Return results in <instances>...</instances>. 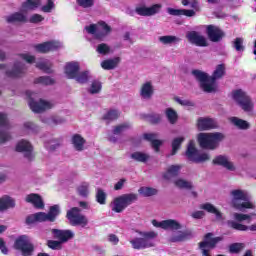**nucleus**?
<instances>
[{"instance_id": "obj_1", "label": "nucleus", "mask_w": 256, "mask_h": 256, "mask_svg": "<svg viewBox=\"0 0 256 256\" xmlns=\"http://www.w3.org/2000/svg\"><path fill=\"white\" fill-rule=\"evenodd\" d=\"M192 75L204 93H217V79L225 77V64L217 65L212 76L201 70H192Z\"/></svg>"}, {"instance_id": "obj_2", "label": "nucleus", "mask_w": 256, "mask_h": 256, "mask_svg": "<svg viewBox=\"0 0 256 256\" xmlns=\"http://www.w3.org/2000/svg\"><path fill=\"white\" fill-rule=\"evenodd\" d=\"M136 233L140 237H136L130 240V245H132V249L141 250L151 249V247H155V240L157 237H159V234L157 232L136 230Z\"/></svg>"}, {"instance_id": "obj_3", "label": "nucleus", "mask_w": 256, "mask_h": 256, "mask_svg": "<svg viewBox=\"0 0 256 256\" xmlns=\"http://www.w3.org/2000/svg\"><path fill=\"white\" fill-rule=\"evenodd\" d=\"M232 197L231 206L237 211L245 209H255V204L249 200V192L243 189H234L230 192Z\"/></svg>"}, {"instance_id": "obj_4", "label": "nucleus", "mask_w": 256, "mask_h": 256, "mask_svg": "<svg viewBox=\"0 0 256 256\" xmlns=\"http://www.w3.org/2000/svg\"><path fill=\"white\" fill-rule=\"evenodd\" d=\"M225 139V134L221 132L200 133L198 134V143L202 149L215 151L219 148V143Z\"/></svg>"}, {"instance_id": "obj_5", "label": "nucleus", "mask_w": 256, "mask_h": 256, "mask_svg": "<svg viewBox=\"0 0 256 256\" xmlns=\"http://www.w3.org/2000/svg\"><path fill=\"white\" fill-rule=\"evenodd\" d=\"M139 199V195L135 193L122 194L116 197L111 203V210L114 213H123L129 205H133Z\"/></svg>"}, {"instance_id": "obj_6", "label": "nucleus", "mask_w": 256, "mask_h": 256, "mask_svg": "<svg viewBox=\"0 0 256 256\" xmlns=\"http://www.w3.org/2000/svg\"><path fill=\"white\" fill-rule=\"evenodd\" d=\"M13 248L20 251L22 256H33V253H35V244L28 235L18 236L14 241Z\"/></svg>"}, {"instance_id": "obj_7", "label": "nucleus", "mask_w": 256, "mask_h": 256, "mask_svg": "<svg viewBox=\"0 0 256 256\" xmlns=\"http://www.w3.org/2000/svg\"><path fill=\"white\" fill-rule=\"evenodd\" d=\"M26 95L29 98L28 105L33 113H43L48 109H53L55 104L53 102H49L47 100L39 99L38 101L35 100L37 94L32 91H26Z\"/></svg>"}, {"instance_id": "obj_8", "label": "nucleus", "mask_w": 256, "mask_h": 256, "mask_svg": "<svg viewBox=\"0 0 256 256\" xmlns=\"http://www.w3.org/2000/svg\"><path fill=\"white\" fill-rule=\"evenodd\" d=\"M66 219L72 227H82V229H85L89 225V219L81 214L79 207L70 208L66 213Z\"/></svg>"}, {"instance_id": "obj_9", "label": "nucleus", "mask_w": 256, "mask_h": 256, "mask_svg": "<svg viewBox=\"0 0 256 256\" xmlns=\"http://www.w3.org/2000/svg\"><path fill=\"white\" fill-rule=\"evenodd\" d=\"M84 29L88 35H93L94 39H99L100 41H103L113 31L111 26L103 21L85 26Z\"/></svg>"}, {"instance_id": "obj_10", "label": "nucleus", "mask_w": 256, "mask_h": 256, "mask_svg": "<svg viewBox=\"0 0 256 256\" xmlns=\"http://www.w3.org/2000/svg\"><path fill=\"white\" fill-rule=\"evenodd\" d=\"M185 155L187 160L192 161V163H205L211 161V155L207 152L200 153L195 147V141L193 140H190L188 143Z\"/></svg>"}, {"instance_id": "obj_11", "label": "nucleus", "mask_w": 256, "mask_h": 256, "mask_svg": "<svg viewBox=\"0 0 256 256\" xmlns=\"http://www.w3.org/2000/svg\"><path fill=\"white\" fill-rule=\"evenodd\" d=\"M232 97L234 101H236V103L239 104L241 109L245 111V113H251V111H253V107H254L253 101L245 91L241 89L235 90L232 93Z\"/></svg>"}, {"instance_id": "obj_12", "label": "nucleus", "mask_w": 256, "mask_h": 256, "mask_svg": "<svg viewBox=\"0 0 256 256\" xmlns=\"http://www.w3.org/2000/svg\"><path fill=\"white\" fill-rule=\"evenodd\" d=\"M152 225L153 227H159L165 231H179L180 229H183V225L179 223V221L173 219L163 220L161 222L152 220Z\"/></svg>"}, {"instance_id": "obj_13", "label": "nucleus", "mask_w": 256, "mask_h": 256, "mask_svg": "<svg viewBox=\"0 0 256 256\" xmlns=\"http://www.w3.org/2000/svg\"><path fill=\"white\" fill-rule=\"evenodd\" d=\"M16 151L18 153H23L25 159L28 161H33L35 159V154H33V145H31V142L27 140H21L16 145Z\"/></svg>"}, {"instance_id": "obj_14", "label": "nucleus", "mask_w": 256, "mask_h": 256, "mask_svg": "<svg viewBox=\"0 0 256 256\" xmlns=\"http://www.w3.org/2000/svg\"><path fill=\"white\" fill-rule=\"evenodd\" d=\"M186 38L192 45H196V47H209V42L205 36L201 35L197 31H188L186 33Z\"/></svg>"}, {"instance_id": "obj_15", "label": "nucleus", "mask_w": 256, "mask_h": 256, "mask_svg": "<svg viewBox=\"0 0 256 256\" xmlns=\"http://www.w3.org/2000/svg\"><path fill=\"white\" fill-rule=\"evenodd\" d=\"M206 35L212 43H219L223 41V37H225V32H223V30H221V28H219L218 26L208 25L206 27Z\"/></svg>"}, {"instance_id": "obj_16", "label": "nucleus", "mask_w": 256, "mask_h": 256, "mask_svg": "<svg viewBox=\"0 0 256 256\" xmlns=\"http://www.w3.org/2000/svg\"><path fill=\"white\" fill-rule=\"evenodd\" d=\"M27 73V65L21 61H15L11 70L6 71L7 77H12V79H19Z\"/></svg>"}, {"instance_id": "obj_17", "label": "nucleus", "mask_w": 256, "mask_h": 256, "mask_svg": "<svg viewBox=\"0 0 256 256\" xmlns=\"http://www.w3.org/2000/svg\"><path fill=\"white\" fill-rule=\"evenodd\" d=\"M213 165H219L220 167H223L226 171H237V166H235V163L229 159V156L227 155H218L212 160Z\"/></svg>"}, {"instance_id": "obj_18", "label": "nucleus", "mask_w": 256, "mask_h": 256, "mask_svg": "<svg viewBox=\"0 0 256 256\" xmlns=\"http://www.w3.org/2000/svg\"><path fill=\"white\" fill-rule=\"evenodd\" d=\"M61 47H63V43L60 41H48L35 45L34 49L37 53H49V51H57V49H61Z\"/></svg>"}, {"instance_id": "obj_19", "label": "nucleus", "mask_w": 256, "mask_h": 256, "mask_svg": "<svg viewBox=\"0 0 256 256\" xmlns=\"http://www.w3.org/2000/svg\"><path fill=\"white\" fill-rule=\"evenodd\" d=\"M196 127L198 131H211V129H217V122L213 118L199 117L196 121Z\"/></svg>"}, {"instance_id": "obj_20", "label": "nucleus", "mask_w": 256, "mask_h": 256, "mask_svg": "<svg viewBox=\"0 0 256 256\" xmlns=\"http://www.w3.org/2000/svg\"><path fill=\"white\" fill-rule=\"evenodd\" d=\"M153 95H155V87L153 86V82H144L140 87L141 99L144 101H151V99H153Z\"/></svg>"}, {"instance_id": "obj_21", "label": "nucleus", "mask_w": 256, "mask_h": 256, "mask_svg": "<svg viewBox=\"0 0 256 256\" xmlns=\"http://www.w3.org/2000/svg\"><path fill=\"white\" fill-rule=\"evenodd\" d=\"M54 239H58L62 244L71 241L75 237V233L72 230H59L52 229Z\"/></svg>"}, {"instance_id": "obj_22", "label": "nucleus", "mask_w": 256, "mask_h": 256, "mask_svg": "<svg viewBox=\"0 0 256 256\" xmlns=\"http://www.w3.org/2000/svg\"><path fill=\"white\" fill-rule=\"evenodd\" d=\"M188 239H193V231L184 230L177 231L169 238L170 243H183V241H188Z\"/></svg>"}, {"instance_id": "obj_23", "label": "nucleus", "mask_w": 256, "mask_h": 256, "mask_svg": "<svg viewBox=\"0 0 256 256\" xmlns=\"http://www.w3.org/2000/svg\"><path fill=\"white\" fill-rule=\"evenodd\" d=\"M79 71H81L79 62H69L65 66V75L67 79H75V77L79 75Z\"/></svg>"}, {"instance_id": "obj_24", "label": "nucleus", "mask_w": 256, "mask_h": 256, "mask_svg": "<svg viewBox=\"0 0 256 256\" xmlns=\"http://www.w3.org/2000/svg\"><path fill=\"white\" fill-rule=\"evenodd\" d=\"M26 203H31V205H34L36 209H45V203L43 202V198L39 194H28L25 197Z\"/></svg>"}, {"instance_id": "obj_25", "label": "nucleus", "mask_w": 256, "mask_h": 256, "mask_svg": "<svg viewBox=\"0 0 256 256\" xmlns=\"http://www.w3.org/2000/svg\"><path fill=\"white\" fill-rule=\"evenodd\" d=\"M8 209H15V199L4 195L0 198V213H5Z\"/></svg>"}, {"instance_id": "obj_26", "label": "nucleus", "mask_w": 256, "mask_h": 256, "mask_svg": "<svg viewBox=\"0 0 256 256\" xmlns=\"http://www.w3.org/2000/svg\"><path fill=\"white\" fill-rule=\"evenodd\" d=\"M229 122L234 127H236V129H240V131H247V129H251V124L248 121L243 120L239 117H235V116L230 117Z\"/></svg>"}, {"instance_id": "obj_27", "label": "nucleus", "mask_w": 256, "mask_h": 256, "mask_svg": "<svg viewBox=\"0 0 256 256\" xmlns=\"http://www.w3.org/2000/svg\"><path fill=\"white\" fill-rule=\"evenodd\" d=\"M63 144V138H50L44 142V147L47 149V151L53 152L57 151Z\"/></svg>"}, {"instance_id": "obj_28", "label": "nucleus", "mask_w": 256, "mask_h": 256, "mask_svg": "<svg viewBox=\"0 0 256 256\" xmlns=\"http://www.w3.org/2000/svg\"><path fill=\"white\" fill-rule=\"evenodd\" d=\"M167 13L169 15H172L173 17H181V15H185V17H195V15H197L195 10L175 9V8H167Z\"/></svg>"}, {"instance_id": "obj_29", "label": "nucleus", "mask_w": 256, "mask_h": 256, "mask_svg": "<svg viewBox=\"0 0 256 256\" xmlns=\"http://www.w3.org/2000/svg\"><path fill=\"white\" fill-rule=\"evenodd\" d=\"M200 209H203L204 211H207V213H212L215 215L217 221H223V213L219 211L213 204L207 202L204 204H201Z\"/></svg>"}, {"instance_id": "obj_30", "label": "nucleus", "mask_w": 256, "mask_h": 256, "mask_svg": "<svg viewBox=\"0 0 256 256\" xmlns=\"http://www.w3.org/2000/svg\"><path fill=\"white\" fill-rule=\"evenodd\" d=\"M228 227L231 229H235L236 231H256V224H252L250 226L238 223L234 220H228L227 222Z\"/></svg>"}, {"instance_id": "obj_31", "label": "nucleus", "mask_w": 256, "mask_h": 256, "mask_svg": "<svg viewBox=\"0 0 256 256\" xmlns=\"http://www.w3.org/2000/svg\"><path fill=\"white\" fill-rule=\"evenodd\" d=\"M87 141L80 134H74L72 136V145L75 151H85V144Z\"/></svg>"}, {"instance_id": "obj_32", "label": "nucleus", "mask_w": 256, "mask_h": 256, "mask_svg": "<svg viewBox=\"0 0 256 256\" xmlns=\"http://www.w3.org/2000/svg\"><path fill=\"white\" fill-rule=\"evenodd\" d=\"M67 120L64 117L61 116H51L42 118V123H45L46 125H49L50 127H55L57 125H63V123H66Z\"/></svg>"}, {"instance_id": "obj_33", "label": "nucleus", "mask_w": 256, "mask_h": 256, "mask_svg": "<svg viewBox=\"0 0 256 256\" xmlns=\"http://www.w3.org/2000/svg\"><path fill=\"white\" fill-rule=\"evenodd\" d=\"M7 23H27V16L21 12H15L6 17Z\"/></svg>"}, {"instance_id": "obj_34", "label": "nucleus", "mask_w": 256, "mask_h": 256, "mask_svg": "<svg viewBox=\"0 0 256 256\" xmlns=\"http://www.w3.org/2000/svg\"><path fill=\"white\" fill-rule=\"evenodd\" d=\"M43 5L41 0H26L22 3V10L23 11H35V9H39Z\"/></svg>"}, {"instance_id": "obj_35", "label": "nucleus", "mask_w": 256, "mask_h": 256, "mask_svg": "<svg viewBox=\"0 0 256 256\" xmlns=\"http://www.w3.org/2000/svg\"><path fill=\"white\" fill-rule=\"evenodd\" d=\"M60 214H61V207L59 206V204H55L51 206L49 208L48 213H46V215L48 216V221L50 223H55V221L57 220V217H59Z\"/></svg>"}, {"instance_id": "obj_36", "label": "nucleus", "mask_w": 256, "mask_h": 256, "mask_svg": "<svg viewBox=\"0 0 256 256\" xmlns=\"http://www.w3.org/2000/svg\"><path fill=\"white\" fill-rule=\"evenodd\" d=\"M181 165H171L167 171L163 174V179L169 181V179H173V177H177L179 172L181 171Z\"/></svg>"}, {"instance_id": "obj_37", "label": "nucleus", "mask_w": 256, "mask_h": 256, "mask_svg": "<svg viewBox=\"0 0 256 256\" xmlns=\"http://www.w3.org/2000/svg\"><path fill=\"white\" fill-rule=\"evenodd\" d=\"M158 41L162 43V45H177V43H181V38L173 35L160 36Z\"/></svg>"}, {"instance_id": "obj_38", "label": "nucleus", "mask_w": 256, "mask_h": 256, "mask_svg": "<svg viewBox=\"0 0 256 256\" xmlns=\"http://www.w3.org/2000/svg\"><path fill=\"white\" fill-rule=\"evenodd\" d=\"M36 67L37 69H40V71H44V73H48V74L53 73V70H51V68L53 67V64L51 63V61L47 59H41L37 61Z\"/></svg>"}, {"instance_id": "obj_39", "label": "nucleus", "mask_w": 256, "mask_h": 256, "mask_svg": "<svg viewBox=\"0 0 256 256\" xmlns=\"http://www.w3.org/2000/svg\"><path fill=\"white\" fill-rule=\"evenodd\" d=\"M167 121L170 123V125H176L177 121H179V114H177V111L173 108H166L164 111Z\"/></svg>"}, {"instance_id": "obj_40", "label": "nucleus", "mask_w": 256, "mask_h": 256, "mask_svg": "<svg viewBox=\"0 0 256 256\" xmlns=\"http://www.w3.org/2000/svg\"><path fill=\"white\" fill-rule=\"evenodd\" d=\"M119 61V58L107 59L101 62V67L105 69V71H111L119 65Z\"/></svg>"}, {"instance_id": "obj_41", "label": "nucleus", "mask_w": 256, "mask_h": 256, "mask_svg": "<svg viewBox=\"0 0 256 256\" xmlns=\"http://www.w3.org/2000/svg\"><path fill=\"white\" fill-rule=\"evenodd\" d=\"M74 79L77 83H80V85H85V83H88L89 79H91V72L88 70L78 72Z\"/></svg>"}, {"instance_id": "obj_42", "label": "nucleus", "mask_w": 256, "mask_h": 256, "mask_svg": "<svg viewBox=\"0 0 256 256\" xmlns=\"http://www.w3.org/2000/svg\"><path fill=\"white\" fill-rule=\"evenodd\" d=\"M150 157L151 156L145 152H133L130 155V158L133 159V161H137L138 163H147Z\"/></svg>"}, {"instance_id": "obj_43", "label": "nucleus", "mask_w": 256, "mask_h": 256, "mask_svg": "<svg viewBox=\"0 0 256 256\" xmlns=\"http://www.w3.org/2000/svg\"><path fill=\"white\" fill-rule=\"evenodd\" d=\"M138 193L142 195V197H153L159 193V190L153 187H141L139 188Z\"/></svg>"}, {"instance_id": "obj_44", "label": "nucleus", "mask_w": 256, "mask_h": 256, "mask_svg": "<svg viewBox=\"0 0 256 256\" xmlns=\"http://www.w3.org/2000/svg\"><path fill=\"white\" fill-rule=\"evenodd\" d=\"M96 53L98 55H110L112 53L111 46H109L107 43H101L96 46Z\"/></svg>"}, {"instance_id": "obj_45", "label": "nucleus", "mask_w": 256, "mask_h": 256, "mask_svg": "<svg viewBox=\"0 0 256 256\" xmlns=\"http://www.w3.org/2000/svg\"><path fill=\"white\" fill-rule=\"evenodd\" d=\"M183 141H185V137H177L173 139L171 155H177V151L181 149Z\"/></svg>"}, {"instance_id": "obj_46", "label": "nucleus", "mask_w": 256, "mask_h": 256, "mask_svg": "<svg viewBox=\"0 0 256 256\" xmlns=\"http://www.w3.org/2000/svg\"><path fill=\"white\" fill-rule=\"evenodd\" d=\"M174 185L178 187V189H193V182L187 181L185 179L175 180Z\"/></svg>"}, {"instance_id": "obj_47", "label": "nucleus", "mask_w": 256, "mask_h": 256, "mask_svg": "<svg viewBox=\"0 0 256 256\" xmlns=\"http://www.w3.org/2000/svg\"><path fill=\"white\" fill-rule=\"evenodd\" d=\"M101 89V82L98 80H94L92 81L90 88L88 89V93H90V95H97L98 93H101Z\"/></svg>"}, {"instance_id": "obj_48", "label": "nucleus", "mask_w": 256, "mask_h": 256, "mask_svg": "<svg viewBox=\"0 0 256 256\" xmlns=\"http://www.w3.org/2000/svg\"><path fill=\"white\" fill-rule=\"evenodd\" d=\"M121 114L117 110H110L108 111L104 116V121H107V123H111V121H116V119H119V116Z\"/></svg>"}, {"instance_id": "obj_49", "label": "nucleus", "mask_w": 256, "mask_h": 256, "mask_svg": "<svg viewBox=\"0 0 256 256\" xmlns=\"http://www.w3.org/2000/svg\"><path fill=\"white\" fill-rule=\"evenodd\" d=\"M128 129H131L130 123H123L118 126H115L112 130L113 135H121V133H125Z\"/></svg>"}, {"instance_id": "obj_50", "label": "nucleus", "mask_w": 256, "mask_h": 256, "mask_svg": "<svg viewBox=\"0 0 256 256\" xmlns=\"http://www.w3.org/2000/svg\"><path fill=\"white\" fill-rule=\"evenodd\" d=\"M34 83L40 85H55V80L49 76H41L35 79Z\"/></svg>"}, {"instance_id": "obj_51", "label": "nucleus", "mask_w": 256, "mask_h": 256, "mask_svg": "<svg viewBox=\"0 0 256 256\" xmlns=\"http://www.w3.org/2000/svg\"><path fill=\"white\" fill-rule=\"evenodd\" d=\"M96 201H97V203H99L100 205H105V203H107V194H106L105 191H103V189H101V188H98V189H97Z\"/></svg>"}, {"instance_id": "obj_52", "label": "nucleus", "mask_w": 256, "mask_h": 256, "mask_svg": "<svg viewBox=\"0 0 256 256\" xmlns=\"http://www.w3.org/2000/svg\"><path fill=\"white\" fill-rule=\"evenodd\" d=\"M47 245L53 251H61L63 249V243L60 240H48Z\"/></svg>"}, {"instance_id": "obj_53", "label": "nucleus", "mask_w": 256, "mask_h": 256, "mask_svg": "<svg viewBox=\"0 0 256 256\" xmlns=\"http://www.w3.org/2000/svg\"><path fill=\"white\" fill-rule=\"evenodd\" d=\"M24 129L25 131H28V133H39V131H41V128L33 122H25Z\"/></svg>"}, {"instance_id": "obj_54", "label": "nucleus", "mask_w": 256, "mask_h": 256, "mask_svg": "<svg viewBox=\"0 0 256 256\" xmlns=\"http://www.w3.org/2000/svg\"><path fill=\"white\" fill-rule=\"evenodd\" d=\"M245 249L244 243H233L229 246V253L238 254Z\"/></svg>"}, {"instance_id": "obj_55", "label": "nucleus", "mask_w": 256, "mask_h": 256, "mask_svg": "<svg viewBox=\"0 0 256 256\" xmlns=\"http://www.w3.org/2000/svg\"><path fill=\"white\" fill-rule=\"evenodd\" d=\"M40 9L43 13H52L55 9V0H46V4Z\"/></svg>"}, {"instance_id": "obj_56", "label": "nucleus", "mask_w": 256, "mask_h": 256, "mask_svg": "<svg viewBox=\"0 0 256 256\" xmlns=\"http://www.w3.org/2000/svg\"><path fill=\"white\" fill-rule=\"evenodd\" d=\"M76 3L82 9H92V7H95V0H76Z\"/></svg>"}, {"instance_id": "obj_57", "label": "nucleus", "mask_w": 256, "mask_h": 256, "mask_svg": "<svg viewBox=\"0 0 256 256\" xmlns=\"http://www.w3.org/2000/svg\"><path fill=\"white\" fill-rule=\"evenodd\" d=\"M232 46L235 48L238 53H243L245 51V46L243 45V38H236L232 42Z\"/></svg>"}, {"instance_id": "obj_58", "label": "nucleus", "mask_w": 256, "mask_h": 256, "mask_svg": "<svg viewBox=\"0 0 256 256\" xmlns=\"http://www.w3.org/2000/svg\"><path fill=\"white\" fill-rule=\"evenodd\" d=\"M77 191L80 197H89V184L82 183L78 186Z\"/></svg>"}, {"instance_id": "obj_59", "label": "nucleus", "mask_w": 256, "mask_h": 256, "mask_svg": "<svg viewBox=\"0 0 256 256\" xmlns=\"http://www.w3.org/2000/svg\"><path fill=\"white\" fill-rule=\"evenodd\" d=\"M233 218L237 223H241L243 221H251V215L249 214H241V213H234Z\"/></svg>"}, {"instance_id": "obj_60", "label": "nucleus", "mask_w": 256, "mask_h": 256, "mask_svg": "<svg viewBox=\"0 0 256 256\" xmlns=\"http://www.w3.org/2000/svg\"><path fill=\"white\" fill-rule=\"evenodd\" d=\"M161 9H163L162 4H154L150 7H148V13H149L150 17H153V15H157V13H159L161 11Z\"/></svg>"}, {"instance_id": "obj_61", "label": "nucleus", "mask_w": 256, "mask_h": 256, "mask_svg": "<svg viewBox=\"0 0 256 256\" xmlns=\"http://www.w3.org/2000/svg\"><path fill=\"white\" fill-rule=\"evenodd\" d=\"M37 223H45V221H49V217L45 212H37L35 213Z\"/></svg>"}, {"instance_id": "obj_62", "label": "nucleus", "mask_w": 256, "mask_h": 256, "mask_svg": "<svg viewBox=\"0 0 256 256\" xmlns=\"http://www.w3.org/2000/svg\"><path fill=\"white\" fill-rule=\"evenodd\" d=\"M136 13L138 15H140L141 17H150L149 7H145V6L137 7L136 8Z\"/></svg>"}, {"instance_id": "obj_63", "label": "nucleus", "mask_w": 256, "mask_h": 256, "mask_svg": "<svg viewBox=\"0 0 256 256\" xmlns=\"http://www.w3.org/2000/svg\"><path fill=\"white\" fill-rule=\"evenodd\" d=\"M10 139L11 134H9V132L0 130V144L7 143Z\"/></svg>"}, {"instance_id": "obj_64", "label": "nucleus", "mask_w": 256, "mask_h": 256, "mask_svg": "<svg viewBox=\"0 0 256 256\" xmlns=\"http://www.w3.org/2000/svg\"><path fill=\"white\" fill-rule=\"evenodd\" d=\"M148 121H150L152 125H158V123L161 121V114L148 115Z\"/></svg>"}]
</instances>
